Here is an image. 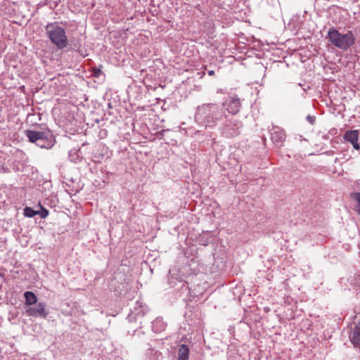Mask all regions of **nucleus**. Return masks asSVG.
Listing matches in <instances>:
<instances>
[{
	"mask_svg": "<svg viewBox=\"0 0 360 360\" xmlns=\"http://www.w3.org/2000/svg\"><path fill=\"white\" fill-rule=\"evenodd\" d=\"M227 118L224 108L216 103H204L197 107L195 121L198 125L207 129H212L219 122Z\"/></svg>",
	"mask_w": 360,
	"mask_h": 360,
	"instance_id": "nucleus-1",
	"label": "nucleus"
},
{
	"mask_svg": "<svg viewBox=\"0 0 360 360\" xmlns=\"http://www.w3.org/2000/svg\"><path fill=\"white\" fill-rule=\"evenodd\" d=\"M28 141L41 148L51 149L56 143V139L52 131L47 127L41 131L27 129L25 131Z\"/></svg>",
	"mask_w": 360,
	"mask_h": 360,
	"instance_id": "nucleus-2",
	"label": "nucleus"
},
{
	"mask_svg": "<svg viewBox=\"0 0 360 360\" xmlns=\"http://www.w3.org/2000/svg\"><path fill=\"white\" fill-rule=\"evenodd\" d=\"M328 41L340 49L347 51L355 44V37L352 31H347L345 34H341L338 30L332 27L327 34Z\"/></svg>",
	"mask_w": 360,
	"mask_h": 360,
	"instance_id": "nucleus-3",
	"label": "nucleus"
},
{
	"mask_svg": "<svg viewBox=\"0 0 360 360\" xmlns=\"http://www.w3.org/2000/svg\"><path fill=\"white\" fill-rule=\"evenodd\" d=\"M46 35L58 49H63L68 46V39L65 28L58 22L48 23L45 27Z\"/></svg>",
	"mask_w": 360,
	"mask_h": 360,
	"instance_id": "nucleus-4",
	"label": "nucleus"
},
{
	"mask_svg": "<svg viewBox=\"0 0 360 360\" xmlns=\"http://www.w3.org/2000/svg\"><path fill=\"white\" fill-rule=\"evenodd\" d=\"M224 122L221 126V133L226 138H233L239 135L243 128V122L237 117L231 116Z\"/></svg>",
	"mask_w": 360,
	"mask_h": 360,
	"instance_id": "nucleus-5",
	"label": "nucleus"
},
{
	"mask_svg": "<svg viewBox=\"0 0 360 360\" xmlns=\"http://www.w3.org/2000/svg\"><path fill=\"white\" fill-rule=\"evenodd\" d=\"M224 108V112H227L231 116H234L240 110L241 103L240 99L236 96H230L226 98L221 105Z\"/></svg>",
	"mask_w": 360,
	"mask_h": 360,
	"instance_id": "nucleus-6",
	"label": "nucleus"
},
{
	"mask_svg": "<svg viewBox=\"0 0 360 360\" xmlns=\"http://www.w3.org/2000/svg\"><path fill=\"white\" fill-rule=\"evenodd\" d=\"M26 314L29 316L41 317L43 319H46L48 315L45 309V304L42 302H39L34 307L27 308Z\"/></svg>",
	"mask_w": 360,
	"mask_h": 360,
	"instance_id": "nucleus-7",
	"label": "nucleus"
},
{
	"mask_svg": "<svg viewBox=\"0 0 360 360\" xmlns=\"http://www.w3.org/2000/svg\"><path fill=\"white\" fill-rule=\"evenodd\" d=\"M359 130H347L345 131L343 139L345 141L350 143L354 149L360 153V142L359 140Z\"/></svg>",
	"mask_w": 360,
	"mask_h": 360,
	"instance_id": "nucleus-8",
	"label": "nucleus"
},
{
	"mask_svg": "<svg viewBox=\"0 0 360 360\" xmlns=\"http://www.w3.org/2000/svg\"><path fill=\"white\" fill-rule=\"evenodd\" d=\"M271 132V139L275 144L281 145L285 139V134L281 127L278 126H273L271 129L270 130Z\"/></svg>",
	"mask_w": 360,
	"mask_h": 360,
	"instance_id": "nucleus-9",
	"label": "nucleus"
},
{
	"mask_svg": "<svg viewBox=\"0 0 360 360\" xmlns=\"http://www.w3.org/2000/svg\"><path fill=\"white\" fill-rule=\"evenodd\" d=\"M190 349L187 345L181 344L177 350L178 360H188Z\"/></svg>",
	"mask_w": 360,
	"mask_h": 360,
	"instance_id": "nucleus-10",
	"label": "nucleus"
},
{
	"mask_svg": "<svg viewBox=\"0 0 360 360\" xmlns=\"http://www.w3.org/2000/svg\"><path fill=\"white\" fill-rule=\"evenodd\" d=\"M349 338L355 347L360 346V326H356Z\"/></svg>",
	"mask_w": 360,
	"mask_h": 360,
	"instance_id": "nucleus-11",
	"label": "nucleus"
},
{
	"mask_svg": "<svg viewBox=\"0 0 360 360\" xmlns=\"http://www.w3.org/2000/svg\"><path fill=\"white\" fill-rule=\"evenodd\" d=\"M26 305H32L37 303V297L35 294L31 291H27L24 294Z\"/></svg>",
	"mask_w": 360,
	"mask_h": 360,
	"instance_id": "nucleus-12",
	"label": "nucleus"
},
{
	"mask_svg": "<svg viewBox=\"0 0 360 360\" xmlns=\"http://www.w3.org/2000/svg\"><path fill=\"white\" fill-rule=\"evenodd\" d=\"M351 197L357 202L356 211L360 214V193H352Z\"/></svg>",
	"mask_w": 360,
	"mask_h": 360,
	"instance_id": "nucleus-13",
	"label": "nucleus"
},
{
	"mask_svg": "<svg viewBox=\"0 0 360 360\" xmlns=\"http://www.w3.org/2000/svg\"><path fill=\"white\" fill-rule=\"evenodd\" d=\"M37 214L38 212H37V211L30 207H26L24 209V215L27 217H33L35 215H37Z\"/></svg>",
	"mask_w": 360,
	"mask_h": 360,
	"instance_id": "nucleus-14",
	"label": "nucleus"
},
{
	"mask_svg": "<svg viewBox=\"0 0 360 360\" xmlns=\"http://www.w3.org/2000/svg\"><path fill=\"white\" fill-rule=\"evenodd\" d=\"M39 206L41 207V210L37 211V212H38L37 214L39 215L42 219L46 218L49 215V210L42 207L40 203H39Z\"/></svg>",
	"mask_w": 360,
	"mask_h": 360,
	"instance_id": "nucleus-15",
	"label": "nucleus"
},
{
	"mask_svg": "<svg viewBox=\"0 0 360 360\" xmlns=\"http://www.w3.org/2000/svg\"><path fill=\"white\" fill-rule=\"evenodd\" d=\"M101 67H102V65H101L100 67H92L91 68L92 74L94 77H99L101 75V74H102Z\"/></svg>",
	"mask_w": 360,
	"mask_h": 360,
	"instance_id": "nucleus-16",
	"label": "nucleus"
},
{
	"mask_svg": "<svg viewBox=\"0 0 360 360\" xmlns=\"http://www.w3.org/2000/svg\"><path fill=\"white\" fill-rule=\"evenodd\" d=\"M307 120L311 124H314L315 123V121H316V117L315 116H313V115H307Z\"/></svg>",
	"mask_w": 360,
	"mask_h": 360,
	"instance_id": "nucleus-17",
	"label": "nucleus"
},
{
	"mask_svg": "<svg viewBox=\"0 0 360 360\" xmlns=\"http://www.w3.org/2000/svg\"><path fill=\"white\" fill-rule=\"evenodd\" d=\"M214 72L213 70H210V71H208V75H210V76H211V75H214Z\"/></svg>",
	"mask_w": 360,
	"mask_h": 360,
	"instance_id": "nucleus-18",
	"label": "nucleus"
},
{
	"mask_svg": "<svg viewBox=\"0 0 360 360\" xmlns=\"http://www.w3.org/2000/svg\"><path fill=\"white\" fill-rule=\"evenodd\" d=\"M163 132H165V130H162L160 134H163Z\"/></svg>",
	"mask_w": 360,
	"mask_h": 360,
	"instance_id": "nucleus-19",
	"label": "nucleus"
}]
</instances>
